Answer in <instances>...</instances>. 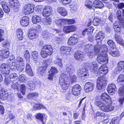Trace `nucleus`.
Masks as SVG:
<instances>
[{
    "label": "nucleus",
    "instance_id": "obj_56",
    "mask_svg": "<svg viewBox=\"0 0 124 124\" xmlns=\"http://www.w3.org/2000/svg\"><path fill=\"white\" fill-rule=\"evenodd\" d=\"M20 91L22 94L23 95H25L26 88L25 85L24 84L20 85Z\"/></svg>",
    "mask_w": 124,
    "mask_h": 124
},
{
    "label": "nucleus",
    "instance_id": "obj_2",
    "mask_svg": "<svg viewBox=\"0 0 124 124\" xmlns=\"http://www.w3.org/2000/svg\"><path fill=\"white\" fill-rule=\"evenodd\" d=\"M68 78L67 75L64 74H62L60 77L59 83L64 90L67 89L70 86V81Z\"/></svg>",
    "mask_w": 124,
    "mask_h": 124
},
{
    "label": "nucleus",
    "instance_id": "obj_15",
    "mask_svg": "<svg viewBox=\"0 0 124 124\" xmlns=\"http://www.w3.org/2000/svg\"><path fill=\"white\" fill-rule=\"evenodd\" d=\"M94 86V84L93 82L86 83L85 84L84 87L85 91L88 93L91 91L93 90Z\"/></svg>",
    "mask_w": 124,
    "mask_h": 124
},
{
    "label": "nucleus",
    "instance_id": "obj_63",
    "mask_svg": "<svg viewBox=\"0 0 124 124\" xmlns=\"http://www.w3.org/2000/svg\"><path fill=\"white\" fill-rule=\"evenodd\" d=\"M42 35L44 38H47L49 37L50 34L47 31H44L42 33Z\"/></svg>",
    "mask_w": 124,
    "mask_h": 124
},
{
    "label": "nucleus",
    "instance_id": "obj_55",
    "mask_svg": "<svg viewBox=\"0 0 124 124\" xmlns=\"http://www.w3.org/2000/svg\"><path fill=\"white\" fill-rule=\"evenodd\" d=\"M118 93L120 96H123L124 93V85L120 87L119 89Z\"/></svg>",
    "mask_w": 124,
    "mask_h": 124
},
{
    "label": "nucleus",
    "instance_id": "obj_31",
    "mask_svg": "<svg viewBox=\"0 0 124 124\" xmlns=\"http://www.w3.org/2000/svg\"><path fill=\"white\" fill-rule=\"evenodd\" d=\"M75 70L76 69L74 67L70 66L66 68V72H66L65 74H64V75H67L68 78H69L68 75L73 73V72L75 71Z\"/></svg>",
    "mask_w": 124,
    "mask_h": 124
},
{
    "label": "nucleus",
    "instance_id": "obj_59",
    "mask_svg": "<svg viewBox=\"0 0 124 124\" xmlns=\"http://www.w3.org/2000/svg\"><path fill=\"white\" fill-rule=\"evenodd\" d=\"M55 63L58 65L59 66L62 67V66L61 60L60 58L56 59L54 61Z\"/></svg>",
    "mask_w": 124,
    "mask_h": 124
},
{
    "label": "nucleus",
    "instance_id": "obj_22",
    "mask_svg": "<svg viewBox=\"0 0 124 124\" xmlns=\"http://www.w3.org/2000/svg\"><path fill=\"white\" fill-rule=\"evenodd\" d=\"M108 68L105 65H103L101 66L99 69L97 71L98 74H106L108 72Z\"/></svg>",
    "mask_w": 124,
    "mask_h": 124
},
{
    "label": "nucleus",
    "instance_id": "obj_48",
    "mask_svg": "<svg viewBox=\"0 0 124 124\" xmlns=\"http://www.w3.org/2000/svg\"><path fill=\"white\" fill-rule=\"evenodd\" d=\"M49 73L51 75H54L57 72V69L54 67H52L48 71Z\"/></svg>",
    "mask_w": 124,
    "mask_h": 124
},
{
    "label": "nucleus",
    "instance_id": "obj_28",
    "mask_svg": "<svg viewBox=\"0 0 124 124\" xmlns=\"http://www.w3.org/2000/svg\"><path fill=\"white\" fill-rule=\"evenodd\" d=\"M57 11L61 16L63 17L67 16L68 14L66 10L63 7H58Z\"/></svg>",
    "mask_w": 124,
    "mask_h": 124
},
{
    "label": "nucleus",
    "instance_id": "obj_62",
    "mask_svg": "<svg viewBox=\"0 0 124 124\" xmlns=\"http://www.w3.org/2000/svg\"><path fill=\"white\" fill-rule=\"evenodd\" d=\"M20 81L21 82H23L27 80V78L25 75L22 74L19 77Z\"/></svg>",
    "mask_w": 124,
    "mask_h": 124
},
{
    "label": "nucleus",
    "instance_id": "obj_39",
    "mask_svg": "<svg viewBox=\"0 0 124 124\" xmlns=\"http://www.w3.org/2000/svg\"><path fill=\"white\" fill-rule=\"evenodd\" d=\"M9 77L10 78L9 81L11 82L14 81L18 78L17 75L15 73H11L9 75Z\"/></svg>",
    "mask_w": 124,
    "mask_h": 124
},
{
    "label": "nucleus",
    "instance_id": "obj_20",
    "mask_svg": "<svg viewBox=\"0 0 124 124\" xmlns=\"http://www.w3.org/2000/svg\"><path fill=\"white\" fill-rule=\"evenodd\" d=\"M90 68L91 71L92 72L95 73L97 72L98 66L97 62H93L90 63Z\"/></svg>",
    "mask_w": 124,
    "mask_h": 124
},
{
    "label": "nucleus",
    "instance_id": "obj_44",
    "mask_svg": "<svg viewBox=\"0 0 124 124\" xmlns=\"http://www.w3.org/2000/svg\"><path fill=\"white\" fill-rule=\"evenodd\" d=\"M56 24L59 26H63L64 25V19H58L56 20L55 21Z\"/></svg>",
    "mask_w": 124,
    "mask_h": 124
},
{
    "label": "nucleus",
    "instance_id": "obj_37",
    "mask_svg": "<svg viewBox=\"0 0 124 124\" xmlns=\"http://www.w3.org/2000/svg\"><path fill=\"white\" fill-rule=\"evenodd\" d=\"M116 40L120 45L123 46L124 45V41L121 38L120 36L116 35L115 37Z\"/></svg>",
    "mask_w": 124,
    "mask_h": 124
},
{
    "label": "nucleus",
    "instance_id": "obj_19",
    "mask_svg": "<svg viewBox=\"0 0 124 124\" xmlns=\"http://www.w3.org/2000/svg\"><path fill=\"white\" fill-rule=\"evenodd\" d=\"M37 31L36 30H34L29 32L28 37L30 39H36L38 36Z\"/></svg>",
    "mask_w": 124,
    "mask_h": 124
},
{
    "label": "nucleus",
    "instance_id": "obj_14",
    "mask_svg": "<svg viewBox=\"0 0 124 124\" xmlns=\"http://www.w3.org/2000/svg\"><path fill=\"white\" fill-rule=\"evenodd\" d=\"M43 115V114L40 113L36 114L35 117L39 124H45L46 122V119L44 118Z\"/></svg>",
    "mask_w": 124,
    "mask_h": 124
},
{
    "label": "nucleus",
    "instance_id": "obj_27",
    "mask_svg": "<svg viewBox=\"0 0 124 124\" xmlns=\"http://www.w3.org/2000/svg\"><path fill=\"white\" fill-rule=\"evenodd\" d=\"M47 68V66L46 65L39 67L37 70V73L40 76L42 75Z\"/></svg>",
    "mask_w": 124,
    "mask_h": 124
},
{
    "label": "nucleus",
    "instance_id": "obj_52",
    "mask_svg": "<svg viewBox=\"0 0 124 124\" xmlns=\"http://www.w3.org/2000/svg\"><path fill=\"white\" fill-rule=\"evenodd\" d=\"M68 76L69 77L72 83L76 81L77 78L76 76L73 73L68 75Z\"/></svg>",
    "mask_w": 124,
    "mask_h": 124
},
{
    "label": "nucleus",
    "instance_id": "obj_1",
    "mask_svg": "<svg viewBox=\"0 0 124 124\" xmlns=\"http://www.w3.org/2000/svg\"><path fill=\"white\" fill-rule=\"evenodd\" d=\"M116 16L121 22L119 23V25H117L116 23L113 24V27L115 31L117 32H120L121 28L124 29V19L121 17V11L118 10L116 12Z\"/></svg>",
    "mask_w": 124,
    "mask_h": 124
},
{
    "label": "nucleus",
    "instance_id": "obj_8",
    "mask_svg": "<svg viewBox=\"0 0 124 124\" xmlns=\"http://www.w3.org/2000/svg\"><path fill=\"white\" fill-rule=\"evenodd\" d=\"M97 61L101 64L104 63V64H106L108 62V59L107 54L101 53V54H99L97 58Z\"/></svg>",
    "mask_w": 124,
    "mask_h": 124
},
{
    "label": "nucleus",
    "instance_id": "obj_36",
    "mask_svg": "<svg viewBox=\"0 0 124 124\" xmlns=\"http://www.w3.org/2000/svg\"><path fill=\"white\" fill-rule=\"evenodd\" d=\"M92 45L90 44H86L85 46V50L86 52H88V51H93L94 47Z\"/></svg>",
    "mask_w": 124,
    "mask_h": 124
},
{
    "label": "nucleus",
    "instance_id": "obj_4",
    "mask_svg": "<svg viewBox=\"0 0 124 124\" xmlns=\"http://www.w3.org/2000/svg\"><path fill=\"white\" fill-rule=\"evenodd\" d=\"M53 49L51 46L47 45L44 46L41 52V55L43 58L47 57L48 55H50L53 53Z\"/></svg>",
    "mask_w": 124,
    "mask_h": 124
},
{
    "label": "nucleus",
    "instance_id": "obj_49",
    "mask_svg": "<svg viewBox=\"0 0 124 124\" xmlns=\"http://www.w3.org/2000/svg\"><path fill=\"white\" fill-rule=\"evenodd\" d=\"M107 43L109 47L113 49L116 47L115 43L111 40H110L108 41Z\"/></svg>",
    "mask_w": 124,
    "mask_h": 124
},
{
    "label": "nucleus",
    "instance_id": "obj_11",
    "mask_svg": "<svg viewBox=\"0 0 124 124\" xmlns=\"http://www.w3.org/2000/svg\"><path fill=\"white\" fill-rule=\"evenodd\" d=\"M98 45H96L94 47V52L93 51H88L87 53L88 57L90 58H92L94 57L97 54L100 52V50L99 49L100 47Z\"/></svg>",
    "mask_w": 124,
    "mask_h": 124
},
{
    "label": "nucleus",
    "instance_id": "obj_46",
    "mask_svg": "<svg viewBox=\"0 0 124 124\" xmlns=\"http://www.w3.org/2000/svg\"><path fill=\"white\" fill-rule=\"evenodd\" d=\"M120 119V117H115L113 119L109 124H119V122Z\"/></svg>",
    "mask_w": 124,
    "mask_h": 124
},
{
    "label": "nucleus",
    "instance_id": "obj_38",
    "mask_svg": "<svg viewBox=\"0 0 124 124\" xmlns=\"http://www.w3.org/2000/svg\"><path fill=\"white\" fill-rule=\"evenodd\" d=\"M51 22V19L50 18L47 17L43 19L42 23L44 24L48 25L50 24Z\"/></svg>",
    "mask_w": 124,
    "mask_h": 124
},
{
    "label": "nucleus",
    "instance_id": "obj_6",
    "mask_svg": "<svg viewBox=\"0 0 124 124\" xmlns=\"http://www.w3.org/2000/svg\"><path fill=\"white\" fill-rule=\"evenodd\" d=\"M107 78L104 76L99 77L97 79V87L99 90L103 89L106 86Z\"/></svg>",
    "mask_w": 124,
    "mask_h": 124
},
{
    "label": "nucleus",
    "instance_id": "obj_40",
    "mask_svg": "<svg viewBox=\"0 0 124 124\" xmlns=\"http://www.w3.org/2000/svg\"><path fill=\"white\" fill-rule=\"evenodd\" d=\"M1 4L5 12L7 13L9 11V9L8 8L7 4L6 2H1Z\"/></svg>",
    "mask_w": 124,
    "mask_h": 124
},
{
    "label": "nucleus",
    "instance_id": "obj_29",
    "mask_svg": "<svg viewBox=\"0 0 124 124\" xmlns=\"http://www.w3.org/2000/svg\"><path fill=\"white\" fill-rule=\"evenodd\" d=\"M94 6L96 8H101L104 7L103 4L100 1L95 0L93 3Z\"/></svg>",
    "mask_w": 124,
    "mask_h": 124
},
{
    "label": "nucleus",
    "instance_id": "obj_50",
    "mask_svg": "<svg viewBox=\"0 0 124 124\" xmlns=\"http://www.w3.org/2000/svg\"><path fill=\"white\" fill-rule=\"evenodd\" d=\"M41 108L46 109V107L42 105L37 104H36L35 105L33 106V109L34 110H37Z\"/></svg>",
    "mask_w": 124,
    "mask_h": 124
},
{
    "label": "nucleus",
    "instance_id": "obj_57",
    "mask_svg": "<svg viewBox=\"0 0 124 124\" xmlns=\"http://www.w3.org/2000/svg\"><path fill=\"white\" fill-rule=\"evenodd\" d=\"M19 85V84L17 82L15 83L13 82L11 84V87L14 89H18V86Z\"/></svg>",
    "mask_w": 124,
    "mask_h": 124
},
{
    "label": "nucleus",
    "instance_id": "obj_54",
    "mask_svg": "<svg viewBox=\"0 0 124 124\" xmlns=\"http://www.w3.org/2000/svg\"><path fill=\"white\" fill-rule=\"evenodd\" d=\"M71 49L70 47L62 46L60 48V50L61 51H66L67 52H69L71 51Z\"/></svg>",
    "mask_w": 124,
    "mask_h": 124
},
{
    "label": "nucleus",
    "instance_id": "obj_26",
    "mask_svg": "<svg viewBox=\"0 0 124 124\" xmlns=\"http://www.w3.org/2000/svg\"><path fill=\"white\" fill-rule=\"evenodd\" d=\"M29 19L27 16L23 17L20 21V23L21 25L23 26H26L29 24Z\"/></svg>",
    "mask_w": 124,
    "mask_h": 124
},
{
    "label": "nucleus",
    "instance_id": "obj_42",
    "mask_svg": "<svg viewBox=\"0 0 124 124\" xmlns=\"http://www.w3.org/2000/svg\"><path fill=\"white\" fill-rule=\"evenodd\" d=\"M117 82L118 83L121 84L122 83H124V75H120L117 78ZM123 84L124 85V83Z\"/></svg>",
    "mask_w": 124,
    "mask_h": 124
},
{
    "label": "nucleus",
    "instance_id": "obj_17",
    "mask_svg": "<svg viewBox=\"0 0 124 124\" xmlns=\"http://www.w3.org/2000/svg\"><path fill=\"white\" fill-rule=\"evenodd\" d=\"M33 4H28L25 6L24 8V12L27 14L31 13L34 11Z\"/></svg>",
    "mask_w": 124,
    "mask_h": 124
},
{
    "label": "nucleus",
    "instance_id": "obj_23",
    "mask_svg": "<svg viewBox=\"0 0 124 124\" xmlns=\"http://www.w3.org/2000/svg\"><path fill=\"white\" fill-rule=\"evenodd\" d=\"M77 73L78 75H80L84 74L82 76H84L85 77H87L89 76L88 72L83 69L80 68L77 71Z\"/></svg>",
    "mask_w": 124,
    "mask_h": 124
},
{
    "label": "nucleus",
    "instance_id": "obj_25",
    "mask_svg": "<svg viewBox=\"0 0 124 124\" xmlns=\"http://www.w3.org/2000/svg\"><path fill=\"white\" fill-rule=\"evenodd\" d=\"M74 58L77 60H82L84 59L83 55L80 51H77L74 54Z\"/></svg>",
    "mask_w": 124,
    "mask_h": 124
},
{
    "label": "nucleus",
    "instance_id": "obj_3",
    "mask_svg": "<svg viewBox=\"0 0 124 124\" xmlns=\"http://www.w3.org/2000/svg\"><path fill=\"white\" fill-rule=\"evenodd\" d=\"M16 68L14 65H12L10 66L8 64L3 63L0 66V71L3 76H6L9 74L10 72V69L12 70Z\"/></svg>",
    "mask_w": 124,
    "mask_h": 124
},
{
    "label": "nucleus",
    "instance_id": "obj_24",
    "mask_svg": "<svg viewBox=\"0 0 124 124\" xmlns=\"http://www.w3.org/2000/svg\"><path fill=\"white\" fill-rule=\"evenodd\" d=\"M100 19L99 18L97 17L95 18L93 21L89 19V22L88 25V26H90L92 23H93L94 25H98L100 23Z\"/></svg>",
    "mask_w": 124,
    "mask_h": 124
},
{
    "label": "nucleus",
    "instance_id": "obj_30",
    "mask_svg": "<svg viewBox=\"0 0 124 124\" xmlns=\"http://www.w3.org/2000/svg\"><path fill=\"white\" fill-rule=\"evenodd\" d=\"M9 55V52L7 50L3 49L0 51V55L4 58H7Z\"/></svg>",
    "mask_w": 124,
    "mask_h": 124
},
{
    "label": "nucleus",
    "instance_id": "obj_35",
    "mask_svg": "<svg viewBox=\"0 0 124 124\" xmlns=\"http://www.w3.org/2000/svg\"><path fill=\"white\" fill-rule=\"evenodd\" d=\"M108 51L111 55L114 57L118 56L120 55L119 51L117 50L114 51L109 50H108Z\"/></svg>",
    "mask_w": 124,
    "mask_h": 124
},
{
    "label": "nucleus",
    "instance_id": "obj_58",
    "mask_svg": "<svg viewBox=\"0 0 124 124\" xmlns=\"http://www.w3.org/2000/svg\"><path fill=\"white\" fill-rule=\"evenodd\" d=\"M24 56L26 59H29L30 56V54L28 51L26 50L24 51Z\"/></svg>",
    "mask_w": 124,
    "mask_h": 124
},
{
    "label": "nucleus",
    "instance_id": "obj_7",
    "mask_svg": "<svg viewBox=\"0 0 124 124\" xmlns=\"http://www.w3.org/2000/svg\"><path fill=\"white\" fill-rule=\"evenodd\" d=\"M101 99L100 101H96V102L95 104L97 106V105L98 102L101 103H106L108 104H111L112 103L110 97L106 93H102L101 96Z\"/></svg>",
    "mask_w": 124,
    "mask_h": 124
},
{
    "label": "nucleus",
    "instance_id": "obj_41",
    "mask_svg": "<svg viewBox=\"0 0 124 124\" xmlns=\"http://www.w3.org/2000/svg\"><path fill=\"white\" fill-rule=\"evenodd\" d=\"M23 32L22 29H18L17 31V37L19 40H22L23 38Z\"/></svg>",
    "mask_w": 124,
    "mask_h": 124
},
{
    "label": "nucleus",
    "instance_id": "obj_34",
    "mask_svg": "<svg viewBox=\"0 0 124 124\" xmlns=\"http://www.w3.org/2000/svg\"><path fill=\"white\" fill-rule=\"evenodd\" d=\"M32 22L35 24L39 23L41 21V18L40 16L35 15L33 16L32 18Z\"/></svg>",
    "mask_w": 124,
    "mask_h": 124
},
{
    "label": "nucleus",
    "instance_id": "obj_60",
    "mask_svg": "<svg viewBox=\"0 0 124 124\" xmlns=\"http://www.w3.org/2000/svg\"><path fill=\"white\" fill-rule=\"evenodd\" d=\"M28 85L30 87V89H35V84L32 81H28Z\"/></svg>",
    "mask_w": 124,
    "mask_h": 124
},
{
    "label": "nucleus",
    "instance_id": "obj_13",
    "mask_svg": "<svg viewBox=\"0 0 124 124\" xmlns=\"http://www.w3.org/2000/svg\"><path fill=\"white\" fill-rule=\"evenodd\" d=\"M9 3L10 8L14 10L17 9L20 6L19 2L17 0H9Z\"/></svg>",
    "mask_w": 124,
    "mask_h": 124
},
{
    "label": "nucleus",
    "instance_id": "obj_10",
    "mask_svg": "<svg viewBox=\"0 0 124 124\" xmlns=\"http://www.w3.org/2000/svg\"><path fill=\"white\" fill-rule=\"evenodd\" d=\"M81 90L80 85L76 84L72 87L71 93L75 96H78L80 94Z\"/></svg>",
    "mask_w": 124,
    "mask_h": 124
},
{
    "label": "nucleus",
    "instance_id": "obj_45",
    "mask_svg": "<svg viewBox=\"0 0 124 124\" xmlns=\"http://www.w3.org/2000/svg\"><path fill=\"white\" fill-rule=\"evenodd\" d=\"M16 62V64H25V62L23 58L20 56H18L17 57Z\"/></svg>",
    "mask_w": 124,
    "mask_h": 124
},
{
    "label": "nucleus",
    "instance_id": "obj_21",
    "mask_svg": "<svg viewBox=\"0 0 124 124\" xmlns=\"http://www.w3.org/2000/svg\"><path fill=\"white\" fill-rule=\"evenodd\" d=\"M0 98L3 100H6L9 95L8 91L3 89L0 90Z\"/></svg>",
    "mask_w": 124,
    "mask_h": 124
},
{
    "label": "nucleus",
    "instance_id": "obj_43",
    "mask_svg": "<svg viewBox=\"0 0 124 124\" xmlns=\"http://www.w3.org/2000/svg\"><path fill=\"white\" fill-rule=\"evenodd\" d=\"M25 64H16V68L19 72L22 71L25 68Z\"/></svg>",
    "mask_w": 124,
    "mask_h": 124
},
{
    "label": "nucleus",
    "instance_id": "obj_16",
    "mask_svg": "<svg viewBox=\"0 0 124 124\" xmlns=\"http://www.w3.org/2000/svg\"><path fill=\"white\" fill-rule=\"evenodd\" d=\"M116 90V87L115 84H111L108 85L107 91L110 95H112L114 94Z\"/></svg>",
    "mask_w": 124,
    "mask_h": 124
},
{
    "label": "nucleus",
    "instance_id": "obj_12",
    "mask_svg": "<svg viewBox=\"0 0 124 124\" xmlns=\"http://www.w3.org/2000/svg\"><path fill=\"white\" fill-rule=\"evenodd\" d=\"M78 36L77 34L73 35L69 38L68 42V44L70 45L75 44L78 41Z\"/></svg>",
    "mask_w": 124,
    "mask_h": 124
},
{
    "label": "nucleus",
    "instance_id": "obj_47",
    "mask_svg": "<svg viewBox=\"0 0 124 124\" xmlns=\"http://www.w3.org/2000/svg\"><path fill=\"white\" fill-rule=\"evenodd\" d=\"M31 56L35 61H37L38 58V53L37 52L33 51L31 53Z\"/></svg>",
    "mask_w": 124,
    "mask_h": 124
},
{
    "label": "nucleus",
    "instance_id": "obj_33",
    "mask_svg": "<svg viewBox=\"0 0 124 124\" xmlns=\"http://www.w3.org/2000/svg\"><path fill=\"white\" fill-rule=\"evenodd\" d=\"M101 45H100V47L99 49L100 50V52L101 53L103 54H107V53L108 51V49L107 46L105 45H103L100 46Z\"/></svg>",
    "mask_w": 124,
    "mask_h": 124
},
{
    "label": "nucleus",
    "instance_id": "obj_61",
    "mask_svg": "<svg viewBox=\"0 0 124 124\" xmlns=\"http://www.w3.org/2000/svg\"><path fill=\"white\" fill-rule=\"evenodd\" d=\"M105 115L104 113L100 111H97L95 115H94V117H95L96 116H103Z\"/></svg>",
    "mask_w": 124,
    "mask_h": 124
},
{
    "label": "nucleus",
    "instance_id": "obj_5",
    "mask_svg": "<svg viewBox=\"0 0 124 124\" xmlns=\"http://www.w3.org/2000/svg\"><path fill=\"white\" fill-rule=\"evenodd\" d=\"M110 104L98 102L97 106H98L100 109L102 111L108 112L112 111L114 109V107L113 106L109 105Z\"/></svg>",
    "mask_w": 124,
    "mask_h": 124
},
{
    "label": "nucleus",
    "instance_id": "obj_32",
    "mask_svg": "<svg viewBox=\"0 0 124 124\" xmlns=\"http://www.w3.org/2000/svg\"><path fill=\"white\" fill-rule=\"evenodd\" d=\"M25 70L28 74L30 76H32L33 75V73L31 68L30 64L27 63L26 64Z\"/></svg>",
    "mask_w": 124,
    "mask_h": 124
},
{
    "label": "nucleus",
    "instance_id": "obj_51",
    "mask_svg": "<svg viewBox=\"0 0 124 124\" xmlns=\"http://www.w3.org/2000/svg\"><path fill=\"white\" fill-rule=\"evenodd\" d=\"M38 94L37 93H30L27 96L28 98H34L38 96Z\"/></svg>",
    "mask_w": 124,
    "mask_h": 124
},
{
    "label": "nucleus",
    "instance_id": "obj_53",
    "mask_svg": "<svg viewBox=\"0 0 124 124\" xmlns=\"http://www.w3.org/2000/svg\"><path fill=\"white\" fill-rule=\"evenodd\" d=\"M64 20V24H72L75 23V20L73 19H65Z\"/></svg>",
    "mask_w": 124,
    "mask_h": 124
},
{
    "label": "nucleus",
    "instance_id": "obj_18",
    "mask_svg": "<svg viewBox=\"0 0 124 124\" xmlns=\"http://www.w3.org/2000/svg\"><path fill=\"white\" fill-rule=\"evenodd\" d=\"M122 68H124V61H121L118 63L117 67L115 69L114 74H119Z\"/></svg>",
    "mask_w": 124,
    "mask_h": 124
},
{
    "label": "nucleus",
    "instance_id": "obj_64",
    "mask_svg": "<svg viewBox=\"0 0 124 124\" xmlns=\"http://www.w3.org/2000/svg\"><path fill=\"white\" fill-rule=\"evenodd\" d=\"M63 31L66 33H69L70 32L69 26H64L63 29Z\"/></svg>",
    "mask_w": 124,
    "mask_h": 124
},
{
    "label": "nucleus",
    "instance_id": "obj_9",
    "mask_svg": "<svg viewBox=\"0 0 124 124\" xmlns=\"http://www.w3.org/2000/svg\"><path fill=\"white\" fill-rule=\"evenodd\" d=\"M104 37V34L102 31L99 32L96 34L95 36L97 44L96 45H98V46L100 47V45H101L102 43L101 41Z\"/></svg>",
    "mask_w": 124,
    "mask_h": 124
}]
</instances>
